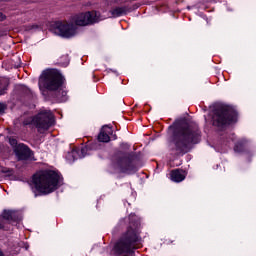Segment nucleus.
I'll list each match as a JSON object with an SVG mask.
<instances>
[{
  "mask_svg": "<svg viewBox=\"0 0 256 256\" xmlns=\"http://www.w3.org/2000/svg\"><path fill=\"white\" fill-rule=\"evenodd\" d=\"M63 85V76L57 70H46L39 79V86L48 89V91H58L57 98L60 101H66L67 91L61 89Z\"/></svg>",
  "mask_w": 256,
  "mask_h": 256,
  "instance_id": "2",
  "label": "nucleus"
},
{
  "mask_svg": "<svg viewBox=\"0 0 256 256\" xmlns=\"http://www.w3.org/2000/svg\"><path fill=\"white\" fill-rule=\"evenodd\" d=\"M10 143H11V145H16L17 144V140L16 139H10Z\"/></svg>",
  "mask_w": 256,
  "mask_h": 256,
  "instance_id": "19",
  "label": "nucleus"
},
{
  "mask_svg": "<svg viewBox=\"0 0 256 256\" xmlns=\"http://www.w3.org/2000/svg\"><path fill=\"white\" fill-rule=\"evenodd\" d=\"M0 256H5V255L3 254V251H1V250H0Z\"/></svg>",
  "mask_w": 256,
  "mask_h": 256,
  "instance_id": "21",
  "label": "nucleus"
},
{
  "mask_svg": "<svg viewBox=\"0 0 256 256\" xmlns=\"http://www.w3.org/2000/svg\"><path fill=\"white\" fill-rule=\"evenodd\" d=\"M6 19H7V16H5V14L0 12V21H5Z\"/></svg>",
  "mask_w": 256,
  "mask_h": 256,
  "instance_id": "18",
  "label": "nucleus"
},
{
  "mask_svg": "<svg viewBox=\"0 0 256 256\" xmlns=\"http://www.w3.org/2000/svg\"><path fill=\"white\" fill-rule=\"evenodd\" d=\"M89 150L88 147H83L81 150H80V153H81V157H85V155H87V151Z\"/></svg>",
  "mask_w": 256,
  "mask_h": 256,
  "instance_id": "16",
  "label": "nucleus"
},
{
  "mask_svg": "<svg viewBox=\"0 0 256 256\" xmlns=\"http://www.w3.org/2000/svg\"><path fill=\"white\" fill-rule=\"evenodd\" d=\"M8 85H9V80L7 79L0 80V95H3V93H5V89H7Z\"/></svg>",
  "mask_w": 256,
  "mask_h": 256,
  "instance_id": "14",
  "label": "nucleus"
},
{
  "mask_svg": "<svg viewBox=\"0 0 256 256\" xmlns=\"http://www.w3.org/2000/svg\"><path fill=\"white\" fill-rule=\"evenodd\" d=\"M187 174L183 170H172L170 173V178L174 183H181V181H185Z\"/></svg>",
  "mask_w": 256,
  "mask_h": 256,
  "instance_id": "12",
  "label": "nucleus"
},
{
  "mask_svg": "<svg viewBox=\"0 0 256 256\" xmlns=\"http://www.w3.org/2000/svg\"><path fill=\"white\" fill-rule=\"evenodd\" d=\"M52 31L55 35L69 39L77 35V26L73 23L58 21L53 24Z\"/></svg>",
  "mask_w": 256,
  "mask_h": 256,
  "instance_id": "7",
  "label": "nucleus"
},
{
  "mask_svg": "<svg viewBox=\"0 0 256 256\" xmlns=\"http://www.w3.org/2000/svg\"><path fill=\"white\" fill-rule=\"evenodd\" d=\"M101 14L97 11L81 13L73 17V23L79 25L80 27H85L86 25H93V23H99Z\"/></svg>",
  "mask_w": 256,
  "mask_h": 256,
  "instance_id": "8",
  "label": "nucleus"
},
{
  "mask_svg": "<svg viewBox=\"0 0 256 256\" xmlns=\"http://www.w3.org/2000/svg\"><path fill=\"white\" fill-rule=\"evenodd\" d=\"M236 119L237 112L229 106H219L212 117L213 125L215 127H225V125L235 123Z\"/></svg>",
  "mask_w": 256,
  "mask_h": 256,
  "instance_id": "5",
  "label": "nucleus"
},
{
  "mask_svg": "<svg viewBox=\"0 0 256 256\" xmlns=\"http://www.w3.org/2000/svg\"><path fill=\"white\" fill-rule=\"evenodd\" d=\"M33 123L36 125L39 133L47 131L54 123L53 113L51 111H42L34 118H28L23 122V125H31Z\"/></svg>",
  "mask_w": 256,
  "mask_h": 256,
  "instance_id": "6",
  "label": "nucleus"
},
{
  "mask_svg": "<svg viewBox=\"0 0 256 256\" xmlns=\"http://www.w3.org/2000/svg\"><path fill=\"white\" fill-rule=\"evenodd\" d=\"M15 154L19 161H25V159H29V157H31V149L24 144H19L15 148Z\"/></svg>",
  "mask_w": 256,
  "mask_h": 256,
  "instance_id": "10",
  "label": "nucleus"
},
{
  "mask_svg": "<svg viewBox=\"0 0 256 256\" xmlns=\"http://www.w3.org/2000/svg\"><path fill=\"white\" fill-rule=\"evenodd\" d=\"M13 215H15V212L11 210H5L3 212V218L7 219V221H10V219H13Z\"/></svg>",
  "mask_w": 256,
  "mask_h": 256,
  "instance_id": "15",
  "label": "nucleus"
},
{
  "mask_svg": "<svg viewBox=\"0 0 256 256\" xmlns=\"http://www.w3.org/2000/svg\"><path fill=\"white\" fill-rule=\"evenodd\" d=\"M66 59H68V58H67V56H66ZM66 63H69V60H67V62H66Z\"/></svg>",
  "mask_w": 256,
  "mask_h": 256,
  "instance_id": "23",
  "label": "nucleus"
},
{
  "mask_svg": "<svg viewBox=\"0 0 256 256\" xmlns=\"http://www.w3.org/2000/svg\"><path fill=\"white\" fill-rule=\"evenodd\" d=\"M201 135L199 130L193 128L182 129L178 135L175 136L173 144L177 153H187L191 145L199 143Z\"/></svg>",
  "mask_w": 256,
  "mask_h": 256,
  "instance_id": "3",
  "label": "nucleus"
},
{
  "mask_svg": "<svg viewBox=\"0 0 256 256\" xmlns=\"http://www.w3.org/2000/svg\"><path fill=\"white\" fill-rule=\"evenodd\" d=\"M77 153V151H72L71 153H70V155H72V157H74V155Z\"/></svg>",
  "mask_w": 256,
  "mask_h": 256,
  "instance_id": "20",
  "label": "nucleus"
},
{
  "mask_svg": "<svg viewBox=\"0 0 256 256\" xmlns=\"http://www.w3.org/2000/svg\"><path fill=\"white\" fill-rule=\"evenodd\" d=\"M127 13V8L125 7H117L111 11L113 17H121V15H125Z\"/></svg>",
  "mask_w": 256,
  "mask_h": 256,
  "instance_id": "13",
  "label": "nucleus"
},
{
  "mask_svg": "<svg viewBox=\"0 0 256 256\" xmlns=\"http://www.w3.org/2000/svg\"><path fill=\"white\" fill-rule=\"evenodd\" d=\"M5 109H7V106L3 103H0V114L5 113Z\"/></svg>",
  "mask_w": 256,
  "mask_h": 256,
  "instance_id": "17",
  "label": "nucleus"
},
{
  "mask_svg": "<svg viewBox=\"0 0 256 256\" xmlns=\"http://www.w3.org/2000/svg\"><path fill=\"white\" fill-rule=\"evenodd\" d=\"M35 189L43 195H49L57 191L63 185V176L53 170L39 171L32 178Z\"/></svg>",
  "mask_w": 256,
  "mask_h": 256,
  "instance_id": "1",
  "label": "nucleus"
},
{
  "mask_svg": "<svg viewBox=\"0 0 256 256\" xmlns=\"http://www.w3.org/2000/svg\"><path fill=\"white\" fill-rule=\"evenodd\" d=\"M113 165L115 169L120 171V173H127L128 175H131V173H135V171H137V167H135L129 158H119Z\"/></svg>",
  "mask_w": 256,
  "mask_h": 256,
  "instance_id": "9",
  "label": "nucleus"
},
{
  "mask_svg": "<svg viewBox=\"0 0 256 256\" xmlns=\"http://www.w3.org/2000/svg\"><path fill=\"white\" fill-rule=\"evenodd\" d=\"M137 241H139V230L135 226H129L127 231L115 244L114 253L116 255H127V253H131V246L133 243H137Z\"/></svg>",
  "mask_w": 256,
  "mask_h": 256,
  "instance_id": "4",
  "label": "nucleus"
},
{
  "mask_svg": "<svg viewBox=\"0 0 256 256\" xmlns=\"http://www.w3.org/2000/svg\"><path fill=\"white\" fill-rule=\"evenodd\" d=\"M111 133H113V129L111 127L103 126L98 135V141L101 143H109V141H111Z\"/></svg>",
  "mask_w": 256,
  "mask_h": 256,
  "instance_id": "11",
  "label": "nucleus"
},
{
  "mask_svg": "<svg viewBox=\"0 0 256 256\" xmlns=\"http://www.w3.org/2000/svg\"><path fill=\"white\" fill-rule=\"evenodd\" d=\"M234 150H235V151H238L237 146H235Z\"/></svg>",
  "mask_w": 256,
  "mask_h": 256,
  "instance_id": "22",
  "label": "nucleus"
}]
</instances>
